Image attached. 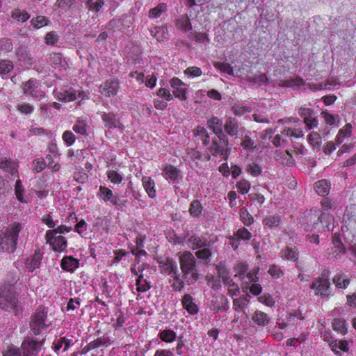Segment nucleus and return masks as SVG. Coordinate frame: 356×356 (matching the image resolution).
Listing matches in <instances>:
<instances>
[{"label": "nucleus", "mask_w": 356, "mask_h": 356, "mask_svg": "<svg viewBox=\"0 0 356 356\" xmlns=\"http://www.w3.org/2000/svg\"><path fill=\"white\" fill-rule=\"evenodd\" d=\"M22 229L23 226L19 222H13L0 229V252L12 254L17 250Z\"/></svg>", "instance_id": "f257e3e1"}, {"label": "nucleus", "mask_w": 356, "mask_h": 356, "mask_svg": "<svg viewBox=\"0 0 356 356\" xmlns=\"http://www.w3.org/2000/svg\"><path fill=\"white\" fill-rule=\"evenodd\" d=\"M248 269V265L243 262L238 263L234 268L236 272L235 277H238L242 281L243 286L241 289H262L261 286L257 283L259 281V277H257L259 268H255L250 272L247 273Z\"/></svg>", "instance_id": "f03ea898"}, {"label": "nucleus", "mask_w": 356, "mask_h": 356, "mask_svg": "<svg viewBox=\"0 0 356 356\" xmlns=\"http://www.w3.org/2000/svg\"><path fill=\"white\" fill-rule=\"evenodd\" d=\"M180 267L188 284L197 281L198 274L196 270V259L189 251L184 252L179 259Z\"/></svg>", "instance_id": "7ed1b4c3"}, {"label": "nucleus", "mask_w": 356, "mask_h": 356, "mask_svg": "<svg viewBox=\"0 0 356 356\" xmlns=\"http://www.w3.org/2000/svg\"><path fill=\"white\" fill-rule=\"evenodd\" d=\"M209 150L210 155L222 156L225 160H227L231 151L227 136H216L213 137L211 145L209 147Z\"/></svg>", "instance_id": "20e7f679"}, {"label": "nucleus", "mask_w": 356, "mask_h": 356, "mask_svg": "<svg viewBox=\"0 0 356 356\" xmlns=\"http://www.w3.org/2000/svg\"><path fill=\"white\" fill-rule=\"evenodd\" d=\"M47 312L45 311V308L40 307L31 316L30 321L31 330L35 335L40 334L42 330L48 327L46 324Z\"/></svg>", "instance_id": "39448f33"}, {"label": "nucleus", "mask_w": 356, "mask_h": 356, "mask_svg": "<svg viewBox=\"0 0 356 356\" xmlns=\"http://www.w3.org/2000/svg\"><path fill=\"white\" fill-rule=\"evenodd\" d=\"M315 215L318 216V219L314 225V229H317L318 232L333 229L334 218L332 215L327 212H323L321 209L315 211Z\"/></svg>", "instance_id": "423d86ee"}, {"label": "nucleus", "mask_w": 356, "mask_h": 356, "mask_svg": "<svg viewBox=\"0 0 356 356\" xmlns=\"http://www.w3.org/2000/svg\"><path fill=\"white\" fill-rule=\"evenodd\" d=\"M120 88V82L116 79H110L104 81L99 87V92L106 97L115 96Z\"/></svg>", "instance_id": "0eeeda50"}, {"label": "nucleus", "mask_w": 356, "mask_h": 356, "mask_svg": "<svg viewBox=\"0 0 356 356\" xmlns=\"http://www.w3.org/2000/svg\"><path fill=\"white\" fill-rule=\"evenodd\" d=\"M17 302L13 291H0V307L2 309H17Z\"/></svg>", "instance_id": "6e6552de"}, {"label": "nucleus", "mask_w": 356, "mask_h": 356, "mask_svg": "<svg viewBox=\"0 0 356 356\" xmlns=\"http://www.w3.org/2000/svg\"><path fill=\"white\" fill-rule=\"evenodd\" d=\"M44 343V340L37 341L30 338L25 339L22 343L23 356H36Z\"/></svg>", "instance_id": "1a4fd4ad"}, {"label": "nucleus", "mask_w": 356, "mask_h": 356, "mask_svg": "<svg viewBox=\"0 0 356 356\" xmlns=\"http://www.w3.org/2000/svg\"><path fill=\"white\" fill-rule=\"evenodd\" d=\"M47 243H49L52 250L55 252H63L67 251V240L61 236L50 235L49 236H44Z\"/></svg>", "instance_id": "9d476101"}, {"label": "nucleus", "mask_w": 356, "mask_h": 356, "mask_svg": "<svg viewBox=\"0 0 356 356\" xmlns=\"http://www.w3.org/2000/svg\"><path fill=\"white\" fill-rule=\"evenodd\" d=\"M170 84L173 89L172 93L175 97L178 98L181 101L186 100L187 89L185 87V83L177 77H173L170 79Z\"/></svg>", "instance_id": "9b49d317"}, {"label": "nucleus", "mask_w": 356, "mask_h": 356, "mask_svg": "<svg viewBox=\"0 0 356 356\" xmlns=\"http://www.w3.org/2000/svg\"><path fill=\"white\" fill-rule=\"evenodd\" d=\"M43 257V254L40 248L35 250L33 255L28 257L24 263L26 270L28 272L33 273L35 269L40 267L41 261Z\"/></svg>", "instance_id": "f8f14e48"}, {"label": "nucleus", "mask_w": 356, "mask_h": 356, "mask_svg": "<svg viewBox=\"0 0 356 356\" xmlns=\"http://www.w3.org/2000/svg\"><path fill=\"white\" fill-rule=\"evenodd\" d=\"M56 97L58 100L62 102H70L75 101L77 97L84 99L86 97V92L83 90H79L78 94H76L75 90L70 88L57 92Z\"/></svg>", "instance_id": "ddd939ff"}, {"label": "nucleus", "mask_w": 356, "mask_h": 356, "mask_svg": "<svg viewBox=\"0 0 356 356\" xmlns=\"http://www.w3.org/2000/svg\"><path fill=\"white\" fill-rule=\"evenodd\" d=\"M23 92L25 95H31L33 97L39 98L40 94V82L35 79H30L23 83Z\"/></svg>", "instance_id": "4468645a"}, {"label": "nucleus", "mask_w": 356, "mask_h": 356, "mask_svg": "<svg viewBox=\"0 0 356 356\" xmlns=\"http://www.w3.org/2000/svg\"><path fill=\"white\" fill-rule=\"evenodd\" d=\"M210 159L211 155L208 152L202 156V153L195 148H187L186 149L185 161L189 163L192 161L197 166L199 161H209Z\"/></svg>", "instance_id": "2eb2a0df"}, {"label": "nucleus", "mask_w": 356, "mask_h": 356, "mask_svg": "<svg viewBox=\"0 0 356 356\" xmlns=\"http://www.w3.org/2000/svg\"><path fill=\"white\" fill-rule=\"evenodd\" d=\"M159 266L162 272L168 275H176L178 273L177 263L170 257L159 261Z\"/></svg>", "instance_id": "dca6fc26"}, {"label": "nucleus", "mask_w": 356, "mask_h": 356, "mask_svg": "<svg viewBox=\"0 0 356 356\" xmlns=\"http://www.w3.org/2000/svg\"><path fill=\"white\" fill-rule=\"evenodd\" d=\"M101 118L104 123V126L108 129H115L120 127V118L117 114L113 112H104L101 115Z\"/></svg>", "instance_id": "f3484780"}, {"label": "nucleus", "mask_w": 356, "mask_h": 356, "mask_svg": "<svg viewBox=\"0 0 356 356\" xmlns=\"http://www.w3.org/2000/svg\"><path fill=\"white\" fill-rule=\"evenodd\" d=\"M208 128L213 131L215 136H225L222 130L223 122L222 120L218 117L213 116L207 122Z\"/></svg>", "instance_id": "a211bd4d"}, {"label": "nucleus", "mask_w": 356, "mask_h": 356, "mask_svg": "<svg viewBox=\"0 0 356 356\" xmlns=\"http://www.w3.org/2000/svg\"><path fill=\"white\" fill-rule=\"evenodd\" d=\"M330 285V273L327 270H324L316 282L312 283L311 289H328Z\"/></svg>", "instance_id": "6ab92c4d"}, {"label": "nucleus", "mask_w": 356, "mask_h": 356, "mask_svg": "<svg viewBox=\"0 0 356 356\" xmlns=\"http://www.w3.org/2000/svg\"><path fill=\"white\" fill-rule=\"evenodd\" d=\"M15 55L19 61L21 62L22 65L31 66L33 64V58L30 55V53L24 45L19 46L15 51Z\"/></svg>", "instance_id": "aec40b11"}, {"label": "nucleus", "mask_w": 356, "mask_h": 356, "mask_svg": "<svg viewBox=\"0 0 356 356\" xmlns=\"http://www.w3.org/2000/svg\"><path fill=\"white\" fill-rule=\"evenodd\" d=\"M193 135L195 138V142L202 141L204 146H208L210 142V136L207 130L202 126H197L193 130Z\"/></svg>", "instance_id": "412c9836"}, {"label": "nucleus", "mask_w": 356, "mask_h": 356, "mask_svg": "<svg viewBox=\"0 0 356 356\" xmlns=\"http://www.w3.org/2000/svg\"><path fill=\"white\" fill-rule=\"evenodd\" d=\"M48 61L52 67L58 70L65 69L67 65L66 60L63 58L60 53H51L48 58Z\"/></svg>", "instance_id": "4be33fe9"}, {"label": "nucleus", "mask_w": 356, "mask_h": 356, "mask_svg": "<svg viewBox=\"0 0 356 356\" xmlns=\"http://www.w3.org/2000/svg\"><path fill=\"white\" fill-rule=\"evenodd\" d=\"M63 270L73 273L79 266V260L72 256H65L60 263Z\"/></svg>", "instance_id": "5701e85b"}, {"label": "nucleus", "mask_w": 356, "mask_h": 356, "mask_svg": "<svg viewBox=\"0 0 356 356\" xmlns=\"http://www.w3.org/2000/svg\"><path fill=\"white\" fill-rule=\"evenodd\" d=\"M225 131L230 136H236L239 131V124L235 118L228 117L224 124Z\"/></svg>", "instance_id": "b1692460"}, {"label": "nucleus", "mask_w": 356, "mask_h": 356, "mask_svg": "<svg viewBox=\"0 0 356 356\" xmlns=\"http://www.w3.org/2000/svg\"><path fill=\"white\" fill-rule=\"evenodd\" d=\"M283 259L296 261L299 258V251L296 246H286L280 253Z\"/></svg>", "instance_id": "393cba45"}, {"label": "nucleus", "mask_w": 356, "mask_h": 356, "mask_svg": "<svg viewBox=\"0 0 356 356\" xmlns=\"http://www.w3.org/2000/svg\"><path fill=\"white\" fill-rule=\"evenodd\" d=\"M175 24L177 29L181 31L188 32L192 30L191 19L187 14L178 16L175 20Z\"/></svg>", "instance_id": "a878e982"}, {"label": "nucleus", "mask_w": 356, "mask_h": 356, "mask_svg": "<svg viewBox=\"0 0 356 356\" xmlns=\"http://www.w3.org/2000/svg\"><path fill=\"white\" fill-rule=\"evenodd\" d=\"M305 84V80L300 76H295L288 79L280 80L279 81L280 86L292 88L293 89L299 88Z\"/></svg>", "instance_id": "bb28decb"}, {"label": "nucleus", "mask_w": 356, "mask_h": 356, "mask_svg": "<svg viewBox=\"0 0 356 356\" xmlns=\"http://www.w3.org/2000/svg\"><path fill=\"white\" fill-rule=\"evenodd\" d=\"M150 33L157 41H163L168 35V26L166 24L154 26L150 29Z\"/></svg>", "instance_id": "cd10ccee"}, {"label": "nucleus", "mask_w": 356, "mask_h": 356, "mask_svg": "<svg viewBox=\"0 0 356 356\" xmlns=\"http://www.w3.org/2000/svg\"><path fill=\"white\" fill-rule=\"evenodd\" d=\"M0 168L9 172L11 175L18 177L15 164L10 159H8L6 157L1 158L0 159Z\"/></svg>", "instance_id": "c85d7f7f"}, {"label": "nucleus", "mask_w": 356, "mask_h": 356, "mask_svg": "<svg viewBox=\"0 0 356 356\" xmlns=\"http://www.w3.org/2000/svg\"><path fill=\"white\" fill-rule=\"evenodd\" d=\"M314 189L318 195L325 197L330 193V183L326 179L319 180L314 184Z\"/></svg>", "instance_id": "c756f323"}, {"label": "nucleus", "mask_w": 356, "mask_h": 356, "mask_svg": "<svg viewBox=\"0 0 356 356\" xmlns=\"http://www.w3.org/2000/svg\"><path fill=\"white\" fill-rule=\"evenodd\" d=\"M345 216L347 218L348 225L353 229H356V204H352L346 207Z\"/></svg>", "instance_id": "7c9ffc66"}, {"label": "nucleus", "mask_w": 356, "mask_h": 356, "mask_svg": "<svg viewBox=\"0 0 356 356\" xmlns=\"http://www.w3.org/2000/svg\"><path fill=\"white\" fill-rule=\"evenodd\" d=\"M184 309L191 314H196L198 312V307L193 302L192 297L189 294H186L181 301Z\"/></svg>", "instance_id": "2f4dec72"}, {"label": "nucleus", "mask_w": 356, "mask_h": 356, "mask_svg": "<svg viewBox=\"0 0 356 356\" xmlns=\"http://www.w3.org/2000/svg\"><path fill=\"white\" fill-rule=\"evenodd\" d=\"M164 177L169 181H176L180 174V171L176 167L172 165H166L163 169Z\"/></svg>", "instance_id": "473e14b6"}, {"label": "nucleus", "mask_w": 356, "mask_h": 356, "mask_svg": "<svg viewBox=\"0 0 356 356\" xmlns=\"http://www.w3.org/2000/svg\"><path fill=\"white\" fill-rule=\"evenodd\" d=\"M142 183L149 197L151 198L155 197L156 189L154 181L151 177L145 176L142 178Z\"/></svg>", "instance_id": "72a5a7b5"}, {"label": "nucleus", "mask_w": 356, "mask_h": 356, "mask_svg": "<svg viewBox=\"0 0 356 356\" xmlns=\"http://www.w3.org/2000/svg\"><path fill=\"white\" fill-rule=\"evenodd\" d=\"M252 319L253 322L259 326H266L270 321V317L261 311H256L254 312Z\"/></svg>", "instance_id": "f704fd0d"}, {"label": "nucleus", "mask_w": 356, "mask_h": 356, "mask_svg": "<svg viewBox=\"0 0 356 356\" xmlns=\"http://www.w3.org/2000/svg\"><path fill=\"white\" fill-rule=\"evenodd\" d=\"M352 134V125L350 123L346 124L339 131L336 136L335 140L337 145L342 143L343 140L350 138Z\"/></svg>", "instance_id": "c9c22d12"}, {"label": "nucleus", "mask_w": 356, "mask_h": 356, "mask_svg": "<svg viewBox=\"0 0 356 356\" xmlns=\"http://www.w3.org/2000/svg\"><path fill=\"white\" fill-rule=\"evenodd\" d=\"M188 243V246L193 250L204 248L207 245V242L206 240L195 234L190 236Z\"/></svg>", "instance_id": "e433bc0d"}, {"label": "nucleus", "mask_w": 356, "mask_h": 356, "mask_svg": "<svg viewBox=\"0 0 356 356\" xmlns=\"http://www.w3.org/2000/svg\"><path fill=\"white\" fill-rule=\"evenodd\" d=\"M167 4L165 3H159L156 7L151 8L148 13V17L150 19H155L160 17L163 13H165L168 10Z\"/></svg>", "instance_id": "4c0bfd02"}, {"label": "nucleus", "mask_w": 356, "mask_h": 356, "mask_svg": "<svg viewBox=\"0 0 356 356\" xmlns=\"http://www.w3.org/2000/svg\"><path fill=\"white\" fill-rule=\"evenodd\" d=\"M203 207L200 200H193L190 203L188 212L193 218L200 217L202 215Z\"/></svg>", "instance_id": "58836bf2"}, {"label": "nucleus", "mask_w": 356, "mask_h": 356, "mask_svg": "<svg viewBox=\"0 0 356 356\" xmlns=\"http://www.w3.org/2000/svg\"><path fill=\"white\" fill-rule=\"evenodd\" d=\"M88 124L86 120L78 119L76 120L72 127L73 131L81 136H86L88 134Z\"/></svg>", "instance_id": "ea45409f"}, {"label": "nucleus", "mask_w": 356, "mask_h": 356, "mask_svg": "<svg viewBox=\"0 0 356 356\" xmlns=\"http://www.w3.org/2000/svg\"><path fill=\"white\" fill-rule=\"evenodd\" d=\"M11 17L19 22H25L30 18V15L24 10L15 8L11 11Z\"/></svg>", "instance_id": "a19ab883"}, {"label": "nucleus", "mask_w": 356, "mask_h": 356, "mask_svg": "<svg viewBox=\"0 0 356 356\" xmlns=\"http://www.w3.org/2000/svg\"><path fill=\"white\" fill-rule=\"evenodd\" d=\"M333 282L338 289H346L350 284V280L343 274H337L333 278Z\"/></svg>", "instance_id": "79ce46f5"}, {"label": "nucleus", "mask_w": 356, "mask_h": 356, "mask_svg": "<svg viewBox=\"0 0 356 356\" xmlns=\"http://www.w3.org/2000/svg\"><path fill=\"white\" fill-rule=\"evenodd\" d=\"M281 218L279 216H268L263 219L262 223L264 226L272 229L279 226Z\"/></svg>", "instance_id": "37998d69"}, {"label": "nucleus", "mask_w": 356, "mask_h": 356, "mask_svg": "<svg viewBox=\"0 0 356 356\" xmlns=\"http://www.w3.org/2000/svg\"><path fill=\"white\" fill-rule=\"evenodd\" d=\"M97 196L102 199L106 203H108L112 200L113 193L110 188L104 186H100Z\"/></svg>", "instance_id": "c03bdc74"}, {"label": "nucleus", "mask_w": 356, "mask_h": 356, "mask_svg": "<svg viewBox=\"0 0 356 356\" xmlns=\"http://www.w3.org/2000/svg\"><path fill=\"white\" fill-rule=\"evenodd\" d=\"M111 343V340L108 336H103L101 338H98L97 339L91 341L88 343V349H95L101 346H108Z\"/></svg>", "instance_id": "a18cd8bd"}, {"label": "nucleus", "mask_w": 356, "mask_h": 356, "mask_svg": "<svg viewBox=\"0 0 356 356\" xmlns=\"http://www.w3.org/2000/svg\"><path fill=\"white\" fill-rule=\"evenodd\" d=\"M14 68L13 62L10 60L2 59L0 60V75L4 76L10 73Z\"/></svg>", "instance_id": "49530a36"}, {"label": "nucleus", "mask_w": 356, "mask_h": 356, "mask_svg": "<svg viewBox=\"0 0 356 356\" xmlns=\"http://www.w3.org/2000/svg\"><path fill=\"white\" fill-rule=\"evenodd\" d=\"M49 23V19L44 16H37L36 17H33L31 20V25L37 29H39L42 27L47 26Z\"/></svg>", "instance_id": "de8ad7c7"}, {"label": "nucleus", "mask_w": 356, "mask_h": 356, "mask_svg": "<svg viewBox=\"0 0 356 356\" xmlns=\"http://www.w3.org/2000/svg\"><path fill=\"white\" fill-rule=\"evenodd\" d=\"M0 50L5 53H9L13 50V44L12 40L8 38L0 39Z\"/></svg>", "instance_id": "09e8293b"}, {"label": "nucleus", "mask_w": 356, "mask_h": 356, "mask_svg": "<svg viewBox=\"0 0 356 356\" xmlns=\"http://www.w3.org/2000/svg\"><path fill=\"white\" fill-rule=\"evenodd\" d=\"M308 140L314 148H319L321 145V137L316 131H312L308 135Z\"/></svg>", "instance_id": "8fccbe9b"}, {"label": "nucleus", "mask_w": 356, "mask_h": 356, "mask_svg": "<svg viewBox=\"0 0 356 356\" xmlns=\"http://www.w3.org/2000/svg\"><path fill=\"white\" fill-rule=\"evenodd\" d=\"M332 327L334 330L342 334H345L347 332V326L344 320L339 318L334 319Z\"/></svg>", "instance_id": "3c124183"}, {"label": "nucleus", "mask_w": 356, "mask_h": 356, "mask_svg": "<svg viewBox=\"0 0 356 356\" xmlns=\"http://www.w3.org/2000/svg\"><path fill=\"white\" fill-rule=\"evenodd\" d=\"M106 174L108 179L114 184H119L122 181V175L116 170H109Z\"/></svg>", "instance_id": "603ef678"}, {"label": "nucleus", "mask_w": 356, "mask_h": 356, "mask_svg": "<svg viewBox=\"0 0 356 356\" xmlns=\"http://www.w3.org/2000/svg\"><path fill=\"white\" fill-rule=\"evenodd\" d=\"M282 135L289 138H299L303 136V131L300 129L288 128L284 129L282 132Z\"/></svg>", "instance_id": "864d4df0"}, {"label": "nucleus", "mask_w": 356, "mask_h": 356, "mask_svg": "<svg viewBox=\"0 0 356 356\" xmlns=\"http://www.w3.org/2000/svg\"><path fill=\"white\" fill-rule=\"evenodd\" d=\"M160 339L165 342H172L176 339V333L170 330H165L159 334Z\"/></svg>", "instance_id": "5fc2aeb1"}, {"label": "nucleus", "mask_w": 356, "mask_h": 356, "mask_svg": "<svg viewBox=\"0 0 356 356\" xmlns=\"http://www.w3.org/2000/svg\"><path fill=\"white\" fill-rule=\"evenodd\" d=\"M234 235L239 241H249L252 237V234L245 227L238 229Z\"/></svg>", "instance_id": "6e6d98bb"}, {"label": "nucleus", "mask_w": 356, "mask_h": 356, "mask_svg": "<svg viewBox=\"0 0 356 356\" xmlns=\"http://www.w3.org/2000/svg\"><path fill=\"white\" fill-rule=\"evenodd\" d=\"M214 67L224 73L230 75L234 74L233 68L229 63L225 62H216L214 63Z\"/></svg>", "instance_id": "4d7b16f0"}, {"label": "nucleus", "mask_w": 356, "mask_h": 356, "mask_svg": "<svg viewBox=\"0 0 356 356\" xmlns=\"http://www.w3.org/2000/svg\"><path fill=\"white\" fill-rule=\"evenodd\" d=\"M62 139L67 147H70L75 143L76 136L71 131L67 130L63 133Z\"/></svg>", "instance_id": "13d9d810"}, {"label": "nucleus", "mask_w": 356, "mask_h": 356, "mask_svg": "<svg viewBox=\"0 0 356 356\" xmlns=\"http://www.w3.org/2000/svg\"><path fill=\"white\" fill-rule=\"evenodd\" d=\"M24 188L20 179H17L15 185V194L18 201L22 202L24 201Z\"/></svg>", "instance_id": "bf43d9fd"}, {"label": "nucleus", "mask_w": 356, "mask_h": 356, "mask_svg": "<svg viewBox=\"0 0 356 356\" xmlns=\"http://www.w3.org/2000/svg\"><path fill=\"white\" fill-rule=\"evenodd\" d=\"M59 40V36L55 31L48 32L44 37V42L47 45H55Z\"/></svg>", "instance_id": "052dcab7"}, {"label": "nucleus", "mask_w": 356, "mask_h": 356, "mask_svg": "<svg viewBox=\"0 0 356 356\" xmlns=\"http://www.w3.org/2000/svg\"><path fill=\"white\" fill-rule=\"evenodd\" d=\"M236 188L238 193L244 195L249 192L250 188V183L245 179H241L236 184Z\"/></svg>", "instance_id": "680f3d73"}, {"label": "nucleus", "mask_w": 356, "mask_h": 356, "mask_svg": "<svg viewBox=\"0 0 356 356\" xmlns=\"http://www.w3.org/2000/svg\"><path fill=\"white\" fill-rule=\"evenodd\" d=\"M321 206L323 210V212H326L328 210H334L337 208V204L329 197L323 198L321 202Z\"/></svg>", "instance_id": "e2e57ef3"}, {"label": "nucleus", "mask_w": 356, "mask_h": 356, "mask_svg": "<svg viewBox=\"0 0 356 356\" xmlns=\"http://www.w3.org/2000/svg\"><path fill=\"white\" fill-rule=\"evenodd\" d=\"M246 170L254 177L259 175L262 170L261 168L256 163H250L246 167Z\"/></svg>", "instance_id": "0e129e2a"}, {"label": "nucleus", "mask_w": 356, "mask_h": 356, "mask_svg": "<svg viewBox=\"0 0 356 356\" xmlns=\"http://www.w3.org/2000/svg\"><path fill=\"white\" fill-rule=\"evenodd\" d=\"M240 216L243 223L247 226L252 225L254 222L252 216L248 211L247 209L241 210Z\"/></svg>", "instance_id": "69168bd1"}, {"label": "nucleus", "mask_w": 356, "mask_h": 356, "mask_svg": "<svg viewBox=\"0 0 356 356\" xmlns=\"http://www.w3.org/2000/svg\"><path fill=\"white\" fill-rule=\"evenodd\" d=\"M250 296L248 294L243 295L240 298L234 299V305L236 309H242L245 305L249 302V298Z\"/></svg>", "instance_id": "338daca9"}, {"label": "nucleus", "mask_w": 356, "mask_h": 356, "mask_svg": "<svg viewBox=\"0 0 356 356\" xmlns=\"http://www.w3.org/2000/svg\"><path fill=\"white\" fill-rule=\"evenodd\" d=\"M3 356H22V351L19 348L10 346L3 353Z\"/></svg>", "instance_id": "774afa93"}]
</instances>
